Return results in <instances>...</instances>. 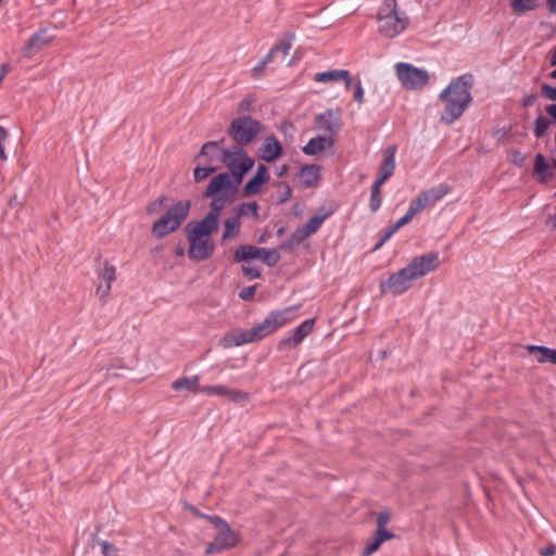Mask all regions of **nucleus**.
Here are the masks:
<instances>
[{
    "mask_svg": "<svg viewBox=\"0 0 556 556\" xmlns=\"http://www.w3.org/2000/svg\"><path fill=\"white\" fill-rule=\"evenodd\" d=\"M219 218L215 214H206L200 220L188 223L184 232L189 243L188 256L197 262L210 258L214 251L215 244L212 233L217 230Z\"/></svg>",
    "mask_w": 556,
    "mask_h": 556,
    "instance_id": "nucleus-1",
    "label": "nucleus"
},
{
    "mask_svg": "<svg viewBox=\"0 0 556 556\" xmlns=\"http://www.w3.org/2000/svg\"><path fill=\"white\" fill-rule=\"evenodd\" d=\"M470 76H462L453 80L440 94V100L444 103L441 113V122L452 124L458 119L471 101L470 96Z\"/></svg>",
    "mask_w": 556,
    "mask_h": 556,
    "instance_id": "nucleus-2",
    "label": "nucleus"
},
{
    "mask_svg": "<svg viewBox=\"0 0 556 556\" xmlns=\"http://www.w3.org/2000/svg\"><path fill=\"white\" fill-rule=\"evenodd\" d=\"M409 18L396 0H383L377 13L378 33L389 39L400 36L408 26Z\"/></svg>",
    "mask_w": 556,
    "mask_h": 556,
    "instance_id": "nucleus-3",
    "label": "nucleus"
},
{
    "mask_svg": "<svg viewBox=\"0 0 556 556\" xmlns=\"http://www.w3.org/2000/svg\"><path fill=\"white\" fill-rule=\"evenodd\" d=\"M239 184L231 178L228 173H222L215 176L207 185L204 195L211 198V211L207 214H215L220 217L224 207L233 202Z\"/></svg>",
    "mask_w": 556,
    "mask_h": 556,
    "instance_id": "nucleus-4",
    "label": "nucleus"
},
{
    "mask_svg": "<svg viewBox=\"0 0 556 556\" xmlns=\"http://www.w3.org/2000/svg\"><path fill=\"white\" fill-rule=\"evenodd\" d=\"M190 208V200H179L174 202L165 213L153 223L151 228L153 237L162 239L176 231L187 219Z\"/></svg>",
    "mask_w": 556,
    "mask_h": 556,
    "instance_id": "nucleus-5",
    "label": "nucleus"
},
{
    "mask_svg": "<svg viewBox=\"0 0 556 556\" xmlns=\"http://www.w3.org/2000/svg\"><path fill=\"white\" fill-rule=\"evenodd\" d=\"M264 130V126L250 116L237 117L231 121L228 135L240 146L253 142Z\"/></svg>",
    "mask_w": 556,
    "mask_h": 556,
    "instance_id": "nucleus-6",
    "label": "nucleus"
},
{
    "mask_svg": "<svg viewBox=\"0 0 556 556\" xmlns=\"http://www.w3.org/2000/svg\"><path fill=\"white\" fill-rule=\"evenodd\" d=\"M299 306H287L280 309L270 311L262 323L254 326L260 340L275 333L282 327L291 324L294 320V314L298 312Z\"/></svg>",
    "mask_w": 556,
    "mask_h": 556,
    "instance_id": "nucleus-7",
    "label": "nucleus"
},
{
    "mask_svg": "<svg viewBox=\"0 0 556 556\" xmlns=\"http://www.w3.org/2000/svg\"><path fill=\"white\" fill-rule=\"evenodd\" d=\"M223 162L230 170L231 174L229 175L236 179L237 184H240L245 174L254 166V160L240 147L226 149Z\"/></svg>",
    "mask_w": 556,
    "mask_h": 556,
    "instance_id": "nucleus-8",
    "label": "nucleus"
},
{
    "mask_svg": "<svg viewBox=\"0 0 556 556\" xmlns=\"http://www.w3.org/2000/svg\"><path fill=\"white\" fill-rule=\"evenodd\" d=\"M395 74L401 85L408 90L422 89L429 81V74L426 70L405 62L395 65Z\"/></svg>",
    "mask_w": 556,
    "mask_h": 556,
    "instance_id": "nucleus-9",
    "label": "nucleus"
},
{
    "mask_svg": "<svg viewBox=\"0 0 556 556\" xmlns=\"http://www.w3.org/2000/svg\"><path fill=\"white\" fill-rule=\"evenodd\" d=\"M233 258L236 262L260 260L268 266H274L279 261V254L275 250L243 244L237 248Z\"/></svg>",
    "mask_w": 556,
    "mask_h": 556,
    "instance_id": "nucleus-10",
    "label": "nucleus"
},
{
    "mask_svg": "<svg viewBox=\"0 0 556 556\" xmlns=\"http://www.w3.org/2000/svg\"><path fill=\"white\" fill-rule=\"evenodd\" d=\"M417 280L410 269L405 266L392 274L386 281L380 283L381 293L400 295L409 290L413 282Z\"/></svg>",
    "mask_w": 556,
    "mask_h": 556,
    "instance_id": "nucleus-11",
    "label": "nucleus"
},
{
    "mask_svg": "<svg viewBox=\"0 0 556 556\" xmlns=\"http://www.w3.org/2000/svg\"><path fill=\"white\" fill-rule=\"evenodd\" d=\"M450 192V187L446 184H439L432 188L422 191L409 204L410 213L415 215L422 212L425 208L433 206L437 202L442 200Z\"/></svg>",
    "mask_w": 556,
    "mask_h": 556,
    "instance_id": "nucleus-12",
    "label": "nucleus"
},
{
    "mask_svg": "<svg viewBox=\"0 0 556 556\" xmlns=\"http://www.w3.org/2000/svg\"><path fill=\"white\" fill-rule=\"evenodd\" d=\"M314 326V318L302 321L298 327L289 331L279 340L277 343L278 351L287 352L296 349L303 340L313 332Z\"/></svg>",
    "mask_w": 556,
    "mask_h": 556,
    "instance_id": "nucleus-13",
    "label": "nucleus"
},
{
    "mask_svg": "<svg viewBox=\"0 0 556 556\" xmlns=\"http://www.w3.org/2000/svg\"><path fill=\"white\" fill-rule=\"evenodd\" d=\"M258 341L261 340L255 327H252L250 329L236 328L227 331L218 340V345L224 350H228L231 348Z\"/></svg>",
    "mask_w": 556,
    "mask_h": 556,
    "instance_id": "nucleus-14",
    "label": "nucleus"
},
{
    "mask_svg": "<svg viewBox=\"0 0 556 556\" xmlns=\"http://www.w3.org/2000/svg\"><path fill=\"white\" fill-rule=\"evenodd\" d=\"M406 266L410 269L416 279H420L439 267V253L430 252L415 256Z\"/></svg>",
    "mask_w": 556,
    "mask_h": 556,
    "instance_id": "nucleus-15",
    "label": "nucleus"
},
{
    "mask_svg": "<svg viewBox=\"0 0 556 556\" xmlns=\"http://www.w3.org/2000/svg\"><path fill=\"white\" fill-rule=\"evenodd\" d=\"M315 127L319 131L327 132L326 136H332L342 128V117L339 110H327L315 117Z\"/></svg>",
    "mask_w": 556,
    "mask_h": 556,
    "instance_id": "nucleus-16",
    "label": "nucleus"
},
{
    "mask_svg": "<svg viewBox=\"0 0 556 556\" xmlns=\"http://www.w3.org/2000/svg\"><path fill=\"white\" fill-rule=\"evenodd\" d=\"M219 525V531L215 536L214 541L207 546L206 552L208 554L223 551L236 545L238 538L237 534L224 522L220 518H214Z\"/></svg>",
    "mask_w": 556,
    "mask_h": 556,
    "instance_id": "nucleus-17",
    "label": "nucleus"
},
{
    "mask_svg": "<svg viewBox=\"0 0 556 556\" xmlns=\"http://www.w3.org/2000/svg\"><path fill=\"white\" fill-rule=\"evenodd\" d=\"M283 153L281 142L274 135L266 136L257 151L258 157L268 163L276 162Z\"/></svg>",
    "mask_w": 556,
    "mask_h": 556,
    "instance_id": "nucleus-18",
    "label": "nucleus"
},
{
    "mask_svg": "<svg viewBox=\"0 0 556 556\" xmlns=\"http://www.w3.org/2000/svg\"><path fill=\"white\" fill-rule=\"evenodd\" d=\"M225 151L224 140L207 141L202 146L195 161L212 165L214 162L223 161Z\"/></svg>",
    "mask_w": 556,
    "mask_h": 556,
    "instance_id": "nucleus-19",
    "label": "nucleus"
},
{
    "mask_svg": "<svg viewBox=\"0 0 556 556\" xmlns=\"http://www.w3.org/2000/svg\"><path fill=\"white\" fill-rule=\"evenodd\" d=\"M116 279V268L114 265L105 262L102 269L99 273V286L97 287V295L100 300H105L112 288V283Z\"/></svg>",
    "mask_w": 556,
    "mask_h": 556,
    "instance_id": "nucleus-20",
    "label": "nucleus"
},
{
    "mask_svg": "<svg viewBox=\"0 0 556 556\" xmlns=\"http://www.w3.org/2000/svg\"><path fill=\"white\" fill-rule=\"evenodd\" d=\"M290 50L291 43L289 41L278 42L275 47L271 48V50L266 54V56L251 70L252 76L260 77L263 74L267 64H269L274 60V56L277 53H280L281 59L285 60L288 56Z\"/></svg>",
    "mask_w": 556,
    "mask_h": 556,
    "instance_id": "nucleus-21",
    "label": "nucleus"
},
{
    "mask_svg": "<svg viewBox=\"0 0 556 556\" xmlns=\"http://www.w3.org/2000/svg\"><path fill=\"white\" fill-rule=\"evenodd\" d=\"M269 180V173L265 165L258 164L255 175L245 184L243 188L244 197H253L261 192L263 186Z\"/></svg>",
    "mask_w": 556,
    "mask_h": 556,
    "instance_id": "nucleus-22",
    "label": "nucleus"
},
{
    "mask_svg": "<svg viewBox=\"0 0 556 556\" xmlns=\"http://www.w3.org/2000/svg\"><path fill=\"white\" fill-rule=\"evenodd\" d=\"M201 393L206 396H218V397H225L229 401H240L247 397V394L236 390L231 389L224 384H215V386H202Z\"/></svg>",
    "mask_w": 556,
    "mask_h": 556,
    "instance_id": "nucleus-23",
    "label": "nucleus"
},
{
    "mask_svg": "<svg viewBox=\"0 0 556 556\" xmlns=\"http://www.w3.org/2000/svg\"><path fill=\"white\" fill-rule=\"evenodd\" d=\"M334 138L332 136L318 135L308 140V142L302 148V151L306 155H318L327 150H330L334 146Z\"/></svg>",
    "mask_w": 556,
    "mask_h": 556,
    "instance_id": "nucleus-24",
    "label": "nucleus"
},
{
    "mask_svg": "<svg viewBox=\"0 0 556 556\" xmlns=\"http://www.w3.org/2000/svg\"><path fill=\"white\" fill-rule=\"evenodd\" d=\"M170 387L178 394H197L201 393L202 389V386L200 384V378L197 375L180 377L174 380Z\"/></svg>",
    "mask_w": 556,
    "mask_h": 556,
    "instance_id": "nucleus-25",
    "label": "nucleus"
},
{
    "mask_svg": "<svg viewBox=\"0 0 556 556\" xmlns=\"http://www.w3.org/2000/svg\"><path fill=\"white\" fill-rule=\"evenodd\" d=\"M527 353L534 357L536 363L543 364H553L556 365V349L547 348L544 345H533L529 344L525 346Z\"/></svg>",
    "mask_w": 556,
    "mask_h": 556,
    "instance_id": "nucleus-26",
    "label": "nucleus"
},
{
    "mask_svg": "<svg viewBox=\"0 0 556 556\" xmlns=\"http://www.w3.org/2000/svg\"><path fill=\"white\" fill-rule=\"evenodd\" d=\"M327 215L313 216L303 227L298 228L291 236L292 240L296 243L304 241L307 237L315 233L321 224L325 222Z\"/></svg>",
    "mask_w": 556,
    "mask_h": 556,
    "instance_id": "nucleus-27",
    "label": "nucleus"
},
{
    "mask_svg": "<svg viewBox=\"0 0 556 556\" xmlns=\"http://www.w3.org/2000/svg\"><path fill=\"white\" fill-rule=\"evenodd\" d=\"M532 176L541 184L549 182L554 176L552 167L541 153L535 155Z\"/></svg>",
    "mask_w": 556,
    "mask_h": 556,
    "instance_id": "nucleus-28",
    "label": "nucleus"
},
{
    "mask_svg": "<svg viewBox=\"0 0 556 556\" xmlns=\"http://www.w3.org/2000/svg\"><path fill=\"white\" fill-rule=\"evenodd\" d=\"M395 168V149L389 148L383 152L382 161L380 164V175L376 179L375 182L378 185H383V182L389 179Z\"/></svg>",
    "mask_w": 556,
    "mask_h": 556,
    "instance_id": "nucleus-29",
    "label": "nucleus"
},
{
    "mask_svg": "<svg viewBox=\"0 0 556 556\" xmlns=\"http://www.w3.org/2000/svg\"><path fill=\"white\" fill-rule=\"evenodd\" d=\"M240 228L241 222L239 216L226 218L223 223L222 243L235 240L240 233Z\"/></svg>",
    "mask_w": 556,
    "mask_h": 556,
    "instance_id": "nucleus-30",
    "label": "nucleus"
},
{
    "mask_svg": "<svg viewBox=\"0 0 556 556\" xmlns=\"http://www.w3.org/2000/svg\"><path fill=\"white\" fill-rule=\"evenodd\" d=\"M321 167L319 165H306L301 168L300 181L304 187L315 186L320 179Z\"/></svg>",
    "mask_w": 556,
    "mask_h": 556,
    "instance_id": "nucleus-31",
    "label": "nucleus"
},
{
    "mask_svg": "<svg viewBox=\"0 0 556 556\" xmlns=\"http://www.w3.org/2000/svg\"><path fill=\"white\" fill-rule=\"evenodd\" d=\"M393 538V533L391 532H383V531H376L374 538H371L363 553H362V556H370L371 554H374L375 552H377L379 549V547L381 546V544L390 539Z\"/></svg>",
    "mask_w": 556,
    "mask_h": 556,
    "instance_id": "nucleus-32",
    "label": "nucleus"
},
{
    "mask_svg": "<svg viewBox=\"0 0 556 556\" xmlns=\"http://www.w3.org/2000/svg\"><path fill=\"white\" fill-rule=\"evenodd\" d=\"M52 38L48 36L46 30H40L33 35L27 43V51L33 52L34 50H40L45 46L51 42Z\"/></svg>",
    "mask_w": 556,
    "mask_h": 556,
    "instance_id": "nucleus-33",
    "label": "nucleus"
},
{
    "mask_svg": "<svg viewBox=\"0 0 556 556\" xmlns=\"http://www.w3.org/2000/svg\"><path fill=\"white\" fill-rule=\"evenodd\" d=\"M348 77L346 70H332L328 72L317 73L314 77V80L317 83H330V81H339L341 78Z\"/></svg>",
    "mask_w": 556,
    "mask_h": 556,
    "instance_id": "nucleus-34",
    "label": "nucleus"
},
{
    "mask_svg": "<svg viewBox=\"0 0 556 556\" xmlns=\"http://www.w3.org/2000/svg\"><path fill=\"white\" fill-rule=\"evenodd\" d=\"M216 169L217 168L215 166L198 162L197 166L193 169V179L195 182H201L204 179H206L211 174L215 173Z\"/></svg>",
    "mask_w": 556,
    "mask_h": 556,
    "instance_id": "nucleus-35",
    "label": "nucleus"
},
{
    "mask_svg": "<svg viewBox=\"0 0 556 556\" xmlns=\"http://www.w3.org/2000/svg\"><path fill=\"white\" fill-rule=\"evenodd\" d=\"M510 7L517 14H523L538 7L536 0H510Z\"/></svg>",
    "mask_w": 556,
    "mask_h": 556,
    "instance_id": "nucleus-36",
    "label": "nucleus"
},
{
    "mask_svg": "<svg viewBox=\"0 0 556 556\" xmlns=\"http://www.w3.org/2000/svg\"><path fill=\"white\" fill-rule=\"evenodd\" d=\"M237 216H252L254 217L255 219L258 218V205L256 202H248V203H243L241 204L238 208H237Z\"/></svg>",
    "mask_w": 556,
    "mask_h": 556,
    "instance_id": "nucleus-37",
    "label": "nucleus"
},
{
    "mask_svg": "<svg viewBox=\"0 0 556 556\" xmlns=\"http://www.w3.org/2000/svg\"><path fill=\"white\" fill-rule=\"evenodd\" d=\"M381 185L374 182L371 187V195L369 206L372 212H376L381 205V195H380Z\"/></svg>",
    "mask_w": 556,
    "mask_h": 556,
    "instance_id": "nucleus-38",
    "label": "nucleus"
},
{
    "mask_svg": "<svg viewBox=\"0 0 556 556\" xmlns=\"http://www.w3.org/2000/svg\"><path fill=\"white\" fill-rule=\"evenodd\" d=\"M549 128V122L543 116L535 119L534 134L538 138L543 137Z\"/></svg>",
    "mask_w": 556,
    "mask_h": 556,
    "instance_id": "nucleus-39",
    "label": "nucleus"
},
{
    "mask_svg": "<svg viewBox=\"0 0 556 556\" xmlns=\"http://www.w3.org/2000/svg\"><path fill=\"white\" fill-rule=\"evenodd\" d=\"M391 519V515L389 511H381L377 516V531L390 532L386 529V526Z\"/></svg>",
    "mask_w": 556,
    "mask_h": 556,
    "instance_id": "nucleus-40",
    "label": "nucleus"
},
{
    "mask_svg": "<svg viewBox=\"0 0 556 556\" xmlns=\"http://www.w3.org/2000/svg\"><path fill=\"white\" fill-rule=\"evenodd\" d=\"M253 97H247L245 99L241 100L238 104V111L239 113H245L253 111V103H254Z\"/></svg>",
    "mask_w": 556,
    "mask_h": 556,
    "instance_id": "nucleus-41",
    "label": "nucleus"
},
{
    "mask_svg": "<svg viewBox=\"0 0 556 556\" xmlns=\"http://www.w3.org/2000/svg\"><path fill=\"white\" fill-rule=\"evenodd\" d=\"M354 100L358 103V104H362L364 102V89L362 87V83H361V79H356L355 84H354Z\"/></svg>",
    "mask_w": 556,
    "mask_h": 556,
    "instance_id": "nucleus-42",
    "label": "nucleus"
},
{
    "mask_svg": "<svg viewBox=\"0 0 556 556\" xmlns=\"http://www.w3.org/2000/svg\"><path fill=\"white\" fill-rule=\"evenodd\" d=\"M255 291L256 286L247 287L240 291L239 296L244 301H250L254 298Z\"/></svg>",
    "mask_w": 556,
    "mask_h": 556,
    "instance_id": "nucleus-43",
    "label": "nucleus"
},
{
    "mask_svg": "<svg viewBox=\"0 0 556 556\" xmlns=\"http://www.w3.org/2000/svg\"><path fill=\"white\" fill-rule=\"evenodd\" d=\"M242 271L245 276H248L249 278L251 279H255V278H258L261 273L260 270L256 268V267H253V266H242Z\"/></svg>",
    "mask_w": 556,
    "mask_h": 556,
    "instance_id": "nucleus-44",
    "label": "nucleus"
},
{
    "mask_svg": "<svg viewBox=\"0 0 556 556\" xmlns=\"http://www.w3.org/2000/svg\"><path fill=\"white\" fill-rule=\"evenodd\" d=\"M414 216L415 214L410 213V210L408 208L406 214L394 224L395 228L400 229L401 227L405 226L413 219Z\"/></svg>",
    "mask_w": 556,
    "mask_h": 556,
    "instance_id": "nucleus-45",
    "label": "nucleus"
},
{
    "mask_svg": "<svg viewBox=\"0 0 556 556\" xmlns=\"http://www.w3.org/2000/svg\"><path fill=\"white\" fill-rule=\"evenodd\" d=\"M399 229L395 228V225L391 226L384 233V236L381 238V240L379 241V243L376 245V249H379L380 247H382V244L389 240Z\"/></svg>",
    "mask_w": 556,
    "mask_h": 556,
    "instance_id": "nucleus-46",
    "label": "nucleus"
},
{
    "mask_svg": "<svg viewBox=\"0 0 556 556\" xmlns=\"http://www.w3.org/2000/svg\"><path fill=\"white\" fill-rule=\"evenodd\" d=\"M543 91L546 98H548L549 100H556V88L551 86H544Z\"/></svg>",
    "mask_w": 556,
    "mask_h": 556,
    "instance_id": "nucleus-47",
    "label": "nucleus"
},
{
    "mask_svg": "<svg viewBox=\"0 0 556 556\" xmlns=\"http://www.w3.org/2000/svg\"><path fill=\"white\" fill-rule=\"evenodd\" d=\"M556 553V547L554 545H549L541 551V556H554Z\"/></svg>",
    "mask_w": 556,
    "mask_h": 556,
    "instance_id": "nucleus-48",
    "label": "nucleus"
},
{
    "mask_svg": "<svg viewBox=\"0 0 556 556\" xmlns=\"http://www.w3.org/2000/svg\"><path fill=\"white\" fill-rule=\"evenodd\" d=\"M341 80H343L345 83V87L346 89H350V88H353L354 89V84L356 81V79H354L353 77H351L350 73L348 72V77L345 78H341Z\"/></svg>",
    "mask_w": 556,
    "mask_h": 556,
    "instance_id": "nucleus-49",
    "label": "nucleus"
},
{
    "mask_svg": "<svg viewBox=\"0 0 556 556\" xmlns=\"http://www.w3.org/2000/svg\"><path fill=\"white\" fill-rule=\"evenodd\" d=\"M546 112L556 121V104L548 105Z\"/></svg>",
    "mask_w": 556,
    "mask_h": 556,
    "instance_id": "nucleus-50",
    "label": "nucleus"
},
{
    "mask_svg": "<svg viewBox=\"0 0 556 556\" xmlns=\"http://www.w3.org/2000/svg\"><path fill=\"white\" fill-rule=\"evenodd\" d=\"M8 139V131L4 127L0 126V143H4Z\"/></svg>",
    "mask_w": 556,
    "mask_h": 556,
    "instance_id": "nucleus-51",
    "label": "nucleus"
},
{
    "mask_svg": "<svg viewBox=\"0 0 556 556\" xmlns=\"http://www.w3.org/2000/svg\"><path fill=\"white\" fill-rule=\"evenodd\" d=\"M547 8L551 13L556 14V0H547Z\"/></svg>",
    "mask_w": 556,
    "mask_h": 556,
    "instance_id": "nucleus-52",
    "label": "nucleus"
},
{
    "mask_svg": "<svg viewBox=\"0 0 556 556\" xmlns=\"http://www.w3.org/2000/svg\"><path fill=\"white\" fill-rule=\"evenodd\" d=\"M0 157H1V160H3V161H7V160H8V155H7V153H5L4 144H3V143H0Z\"/></svg>",
    "mask_w": 556,
    "mask_h": 556,
    "instance_id": "nucleus-53",
    "label": "nucleus"
},
{
    "mask_svg": "<svg viewBox=\"0 0 556 556\" xmlns=\"http://www.w3.org/2000/svg\"><path fill=\"white\" fill-rule=\"evenodd\" d=\"M551 64L556 65V48L551 52Z\"/></svg>",
    "mask_w": 556,
    "mask_h": 556,
    "instance_id": "nucleus-54",
    "label": "nucleus"
},
{
    "mask_svg": "<svg viewBox=\"0 0 556 556\" xmlns=\"http://www.w3.org/2000/svg\"><path fill=\"white\" fill-rule=\"evenodd\" d=\"M285 188H286V193H283L282 201H286L291 195V189L288 186H285Z\"/></svg>",
    "mask_w": 556,
    "mask_h": 556,
    "instance_id": "nucleus-55",
    "label": "nucleus"
},
{
    "mask_svg": "<svg viewBox=\"0 0 556 556\" xmlns=\"http://www.w3.org/2000/svg\"><path fill=\"white\" fill-rule=\"evenodd\" d=\"M287 168H288V167H287L286 165H283V166L281 167L280 172H279V175H280V176H281V175H283V174L287 172Z\"/></svg>",
    "mask_w": 556,
    "mask_h": 556,
    "instance_id": "nucleus-56",
    "label": "nucleus"
},
{
    "mask_svg": "<svg viewBox=\"0 0 556 556\" xmlns=\"http://www.w3.org/2000/svg\"><path fill=\"white\" fill-rule=\"evenodd\" d=\"M551 77L556 79V68L551 73Z\"/></svg>",
    "mask_w": 556,
    "mask_h": 556,
    "instance_id": "nucleus-57",
    "label": "nucleus"
},
{
    "mask_svg": "<svg viewBox=\"0 0 556 556\" xmlns=\"http://www.w3.org/2000/svg\"><path fill=\"white\" fill-rule=\"evenodd\" d=\"M176 253H177V255H182V254H184V249H178V250L176 251Z\"/></svg>",
    "mask_w": 556,
    "mask_h": 556,
    "instance_id": "nucleus-58",
    "label": "nucleus"
},
{
    "mask_svg": "<svg viewBox=\"0 0 556 556\" xmlns=\"http://www.w3.org/2000/svg\"><path fill=\"white\" fill-rule=\"evenodd\" d=\"M554 165L556 166V160H554Z\"/></svg>",
    "mask_w": 556,
    "mask_h": 556,
    "instance_id": "nucleus-59",
    "label": "nucleus"
},
{
    "mask_svg": "<svg viewBox=\"0 0 556 556\" xmlns=\"http://www.w3.org/2000/svg\"><path fill=\"white\" fill-rule=\"evenodd\" d=\"M555 195H556V192H555Z\"/></svg>",
    "mask_w": 556,
    "mask_h": 556,
    "instance_id": "nucleus-60",
    "label": "nucleus"
}]
</instances>
